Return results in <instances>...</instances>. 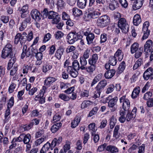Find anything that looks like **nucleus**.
I'll list each match as a JSON object with an SVG mask.
<instances>
[{
    "mask_svg": "<svg viewBox=\"0 0 153 153\" xmlns=\"http://www.w3.org/2000/svg\"><path fill=\"white\" fill-rule=\"evenodd\" d=\"M1 57L4 59L6 58L10 59L7 67V70H9L16 60L15 55L13 54L12 46L11 44H7L4 48L2 52Z\"/></svg>",
    "mask_w": 153,
    "mask_h": 153,
    "instance_id": "nucleus-1",
    "label": "nucleus"
},
{
    "mask_svg": "<svg viewBox=\"0 0 153 153\" xmlns=\"http://www.w3.org/2000/svg\"><path fill=\"white\" fill-rule=\"evenodd\" d=\"M16 86V84L12 82L10 86L8 88V91L10 93H13Z\"/></svg>",
    "mask_w": 153,
    "mask_h": 153,
    "instance_id": "nucleus-58",
    "label": "nucleus"
},
{
    "mask_svg": "<svg viewBox=\"0 0 153 153\" xmlns=\"http://www.w3.org/2000/svg\"><path fill=\"white\" fill-rule=\"evenodd\" d=\"M89 66L85 67V69L89 74H92L95 70L96 65L94 64H89Z\"/></svg>",
    "mask_w": 153,
    "mask_h": 153,
    "instance_id": "nucleus-19",
    "label": "nucleus"
},
{
    "mask_svg": "<svg viewBox=\"0 0 153 153\" xmlns=\"http://www.w3.org/2000/svg\"><path fill=\"white\" fill-rule=\"evenodd\" d=\"M75 47L73 45L69 46L66 48V51L67 53L73 52L75 50Z\"/></svg>",
    "mask_w": 153,
    "mask_h": 153,
    "instance_id": "nucleus-57",
    "label": "nucleus"
},
{
    "mask_svg": "<svg viewBox=\"0 0 153 153\" xmlns=\"http://www.w3.org/2000/svg\"><path fill=\"white\" fill-rule=\"evenodd\" d=\"M107 124V121L106 119H103L101 120L100 122V125L99 127V128L102 129L105 128Z\"/></svg>",
    "mask_w": 153,
    "mask_h": 153,
    "instance_id": "nucleus-49",
    "label": "nucleus"
},
{
    "mask_svg": "<svg viewBox=\"0 0 153 153\" xmlns=\"http://www.w3.org/2000/svg\"><path fill=\"white\" fill-rule=\"evenodd\" d=\"M58 14V13L53 11H49V15L48 16V18L49 19H53L54 17H55Z\"/></svg>",
    "mask_w": 153,
    "mask_h": 153,
    "instance_id": "nucleus-50",
    "label": "nucleus"
},
{
    "mask_svg": "<svg viewBox=\"0 0 153 153\" xmlns=\"http://www.w3.org/2000/svg\"><path fill=\"white\" fill-rule=\"evenodd\" d=\"M149 23L148 21H146L143 24V32H145L148 31H150L148 30V28L149 26Z\"/></svg>",
    "mask_w": 153,
    "mask_h": 153,
    "instance_id": "nucleus-53",
    "label": "nucleus"
},
{
    "mask_svg": "<svg viewBox=\"0 0 153 153\" xmlns=\"http://www.w3.org/2000/svg\"><path fill=\"white\" fill-rule=\"evenodd\" d=\"M56 80V79L52 77H48L46 78L44 82V85L49 87Z\"/></svg>",
    "mask_w": 153,
    "mask_h": 153,
    "instance_id": "nucleus-15",
    "label": "nucleus"
},
{
    "mask_svg": "<svg viewBox=\"0 0 153 153\" xmlns=\"http://www.w3.org/2000/svg\"><path fill=\"white\" fill-rule=\"evenodd\" d=\"M152 42L151 40H149L145 43L144 46V51L147 53L150 51L152 48Z\"/></svg>",
    "mask_w": 153,
    "mask_h": 153,
    "instance_id": "nucleus-13",
    "label": "nucleus"
},
{
    "mask_svg": "<svg viewBox=\"0 0 153 153\" xmlns=\"http://www.w3.org/2000/svg\"><path fill=\"white\" fill-rule=\"evenodd\" d=\"M82 36L79 33L76 32H71L68 33L67 36L68 42L70 44H72L78 39H81Z\"/></svg>",
    "mask_w": 153,
    "mask_h": 153,
    "instance_id": "nucleus-5",
    "label": "nucleus"
},
{
    "mask_svg": "<svg viewBox=\"0 0 153 153\" xmlns=\"http://www.w3.org/2000/svg\"><path fill=\"white\" fill-rule=\"evenodd\" d=\"M114 56L118 57V60L119 61H121L123 57V53L120 48L118 49L115 52Z\"/></svg>",
    "mask_w": 153,
    "mask_h": 153,
    "instance_id": "nucleus-24",
    "label": "nucleus"
},
{
    "mask_svg": "<svg viewBox=\"0 0 153 153\" xmlns=\"http://www.w3.org/2000/svg\"><path fill=\"white\" fill-rule=\"evenodd\" d=\"M106 150L111 152V153L116 152L118 151V149L116 147L111 145L107 146L106 147Z\"/></svg>",
    "mask_w": 153,
    "mask_h": 153,
    "instance_id": "nucleus-33",
    "label": "nucleus"
},
{
    "mask_svg": "<svg viewBox=\"0 0 153 153\" xmlns=\"http://www.w3.org/2000/svg\"><path fill=\"white\" fill-rule=\"evenodd\" d=\"M84 34L86 36V39L88 45L93 43V40L95 38L94 33L86 31L84 33Z\"/></svg>",
    "mask_w": 153,
    "mask_h": 153,
    "instance_id": "nucleus-10",
    "label": "nucleus"
},
{
    "mask_svg": "<svg viewBox=\"0 0 153 153\" xmlns=\"http://www.w3.org/2000/svg\"><path fill=\"white\" fill-rule=\"evenodd\" d=\"M60 17L58 14L53 19L52 23L53 24H57L60 21Z\"/></svg>",
    "mask_w": 153,
    "mask_h": 153,
    "instance_id": "nucleus-59",
    "label": "nucleus"
},
{
    "mask_svg": "<svg viewBox=\"0 0 153 153\" xmlns=\"http://www.w3.org/2000/svg\"><path fill=\"white\" fill-rule=\"evenodd\" d=\"M80 61L81 65L80 69L82 70H85L86 67L85 66L87 64V61L86 59L83 57H81L80 58Z\"/></svg>",
    "mask_w": 153,
    "mask_h": 153,
    "instance_id": "nucleus-27",
    "label": "nucleus"
},
{
    "mask_svg": "<svg viewBox=\"0 0 153 153\" xmlns=\"http://www.w3.org/2000/svg\"><path fill=\"white\" fill-rule=\"evenodd\" d=\"M114 88L115 86L113 84H110L107 89L106 92V93L108 94L112 92L114 90Z\"/></svg>",
    "mask_w": 153,
    "mask_h": 153,
    "instance_id": "nucleus-48",
    "label": "nucleus"
},
{
    "mask_svg": "<svg viewBox=\"0 0 153 153\" xmlns=\"http://www.w3.org/2000/svg\"><path fill=\"white\" fill-rule=\"evenodd\" d=\"M118 25L123 33H126L128 31L129 29V25L125 19L120 18L118 21Z\"/></svg>",
    "mask_w": 153,
    "mask_h": 153,
    "instance_id": "nucleus-6",
    "label": "nucleus"
},
{
    "mask_svg": "<svg viewBox=\"0 0 153 153\" xmlns=\"http://www.w3.org/2000/svg\"><path fill=\"white\" fill-rule=\"evenodd\" d=\"M21 17L22 18L24 19L19 28L20 31H22L26 27L28 24H30L31 23V18L28 13H22Z\"/></svg>",
    "mask_w": 153,
    "mask_h": 153,
    "instance_id": "nucleus-3",
    "label": "nucleus"
},
{
    "mask_svg": "<svg viewBox=\"0 0 153 153\" xmlns=\"http://www.w3.org/2000/svg\"><path fill=\"white\" fill-rule=\"evenodd\" d=\"M139 44L136 42L134 43L131 47V53L133 54L138 50L139 48Z\"/></svg>",
    "mask_w": 153,
    "mask_h": 153,
    "instance_id": "nucleus-31",
    "label": "nucleus"
},
{
    "mask_svg": "<svg viewBox=\"0 0 153 153\" xmlns=\"http://www.w3.org/2000/svg\"><path fill=\"white\" fill-rule=\"evenodd\" d=\"M62 126V123L61 122L56 123L53 125L51 129V132L53 133L56 132L61 128Z\"/></svg>",
    "mask_w": 153,
    "mask_h": 153,
    "instance_id": "nucleus-20",
    "label": "nucleus"
},
{
    "mask_svg": "<svg viewBox=\"0 0 153 153\" xmlns=\"http://www.w3.org/2000/svg\"><path fill=\"white\" fill-rule=\"evenodd\" d=\"M44 95L43 94H39L35 97L34 100L36 101H39V103L41 104L45 103V99Z\"/></svg>",
    "mask_w": 153,
    "mask_h": 153,
    "instance_id": "nucleus-16",
    "label": "nucleus"
},
{
    "mask_svg": "<svg viewBox=\"0 0 153 153\" xmlns=\"http://www.w3.org/2000/svg\"><path fill=\"white\" fill-rule=\"evenodd\" d=\"M143 63V60L142 59H139L137 61L133 66V68L134 70H135L137 69L140 66L141 64Z\"/></svg>",
    "mask_w": 153,
    "mask_h": 153,
    "instance_id": "nucleus-39",
    "label": "nucleus"
},
{
    "mask_svg": "<svg viewBox=\"0 0 153 153\" xmlns=\"http://www.w3.org/2000/svg\"><path fill=\"white\" fill-rule=\"evenodd\" d=\"M51 37V35L50 33H48L44 36L43 42H45L49 41Z\"/></svg>",
    "mask_w": 153,
    "mask_h": 153,
    "instance_id": "nucleus-61",
    "label": "nucleus"
},
{
    "mask_svg": "<svg viewBox=\"0 0 153 153\" xmlns=\"http://www.w3.org/2000/svg\"><path fill=\"white\" fill-rule=\"evenodd\" d=\"M107 84V81L104 79L101 80L95 87V91L94 92L93 97L94 98L100 97L101 92L104 89Z\"/></svg>",
    "mask_w": 153,
    "mask_h": 153,
    "instance_id": "nucleus-2",
    "label": "nucleus"
},
{
    "mask_svg": "<svg viewBox=\"0 0 153 153\" xmlns=\"http://www.w3.org/2000/svg\"><path fill=\"white\" fill-rule=\"evenodd\" d=\"M98 59V55L97 54H93L89 59V64H91L96 65Z\"/></svg>",
    "mask_w": 153,
    "mask_h": 153,
    "instance_id": "nucleus-17",
    "label": "nucleus"
},
{
    "mask_svg": "<svg viewBox=\"0 0 153 153\" xmlns=\"http://www.w3.org/2000/svg\"><path fill=\"white\" fill-rule=\"evenodd\" d=\"M52 68V66L49 64L45 65L43 66L42 71L46 73Z\"/></svg>",
    "mask_w": 153,
    "mask_h": 153,
    "instance_id": "nucleus-45",
    "label": "nucleus"
},
{
    "mask_svg": "<svg viewBox=\"0 0 153 153\" xmlns=\"http://www.w3.org/2000/svg\"><path fill=\"white\" fill-rule=\"evenodd\" d=\"M97 107H95L94 108L92 109L89 112L88 115V117H91L93 115L96 114L98 110Z\"/></svg>",
    "mask_w": 153,
    "mask_h": 153,
    "instance_id": "nucleus-47",
    "label": "nucleus"
},
{
    "mask_svg": "<svg viewBox=\"0 0 153 153\" xmlns=\"http://www.w3.org/2000/svg\"><path fill=\"white\" fill-rule=\"evenodd\" d=\"M119 4L117 1L112 0L109 5V8L111 10H114L118 7Z\"/></svg>",
    "mask_w": 153,
    "mask_h": 153,
    "instance_id": "nucleus-28",
    "label": "nucleus"
},
{
    "mask_svg": "<svg viewBox=\"0 0 153 153\" xmlns=\"http://www.w3.org/2000/svg\"><path fill=\"white\" fill-rule=\"evenodd\" d=\"M27 35L25 32H24L22 34L18 33L15 37V44H17L19 42L21 45L24 43L27 40Z\"/></svg>",
    "mask_w": 153,
    "mask_h": 153,
    "instance_id": "nucleus-7",
    "label": "nucleus"
},
{
    "mask_svg": "<svg viewBox=\"0 0 153 153\" xmlns=\"http://www.w3.org/2000/svg\"><path fill=\"white\" fill-rule=\"evenodd\" d=\"M89 95V92L88 91L84 90L81 93L80 96L82 97H87Z\"/></svg>",
    "mask_w": 153,
    "mask_h": 153,
    "instance_id": "nucleus-62",
    "label": "nucleus"
},
{
    "mask_svg": "<svg viewBox=\"0 0 153 153\" xmlns=\"http://www.w3.org/2000/svg\"><path fill=\"white\" fill-rule=\"evenodd\" d=\"M64 35V34L60 31H57L55 34V37L57 39H60Z\"/></svg>",
    "mask_w": 153,
    "mask_h": 153,
    "instance_id": "nucleus-60",
    "label": "nucleus"
},
{
    "mask_svg": "<svg viewBox=\"0 0 153 153\" xmlns=\"http://www.w3.org/2000/svg\"><path fill=\"white\" fill-rule=\"evenodd\" d=\"M59 98L65 101H68L70 99V98L66 95L62 94L59 95Z\"/></svg>",
    "mask_w": 153,
    "mask_h": 153,
    "instance_id": "nucleus-46",
    "label": "nucleus"
},
{
    "mask_svg": "<svg viewBox=\"0 0 153 153\" xmlns=\"http://www.w3.org/2000/svg\"><path fill=\"white\" fill-rule=\"evenodd\" d=\"M64 48L62 47H60L58 49L55 53V56L58 59H60L63 54L64 52Z\"/></svg>",
    "mask_w": 153,
    "mask_h": 153,
    "instance_id": "nucleus-23",
    "label": "nucleus"
},
{
    "mask_svg": "<svg viewBox=\"0 0 153 153\" xmlns=\"http://www.w3.org/2000/svg\"><path fill=\"white\" fill-rule=\"evenodd\" d=\"M136 116L135 114H132L130 112V111L128 110L126 116V120L127 121H129L132 119L134 118Z\"/></svg>",
    "mask_w": 153,
    "mask_h": 153,
    "instance_id": "nucleus-41",
    "label": "nucleus"
},
{
    "mask_svg": "<svg viewBox=\"0 0 153 153\" xmlns=\"http://www.w3.org/2000/svg\"><path fill=\"white\" fill-rule=\"evenodd\" d=\"M153 73L152 68L151 67L148 68L143 74V77L144 79L146 80H148L150 76Z\"/></svg>",
    "mask_w": 153,
    "mask_h": 153,
    "instance_id": "nucleus-14",
    "label": "nucleus"
},
{
    "mask_svg": "<svg viewBox=\"0 0 153 153\" xmlns=\"http://www.w3.org/2000/svg\"><path fill=\"white\" fill-rule=\"evenodd\" d=\"M62 141V137H59L55 138L53 139L51 144V147H54L57 145H59Z\"/></svg>",
    "mask_w": 153,
    "mask_h": 153,
    "instance_id": "nucleus-18",
    "label": "nucleus"
},
{
    "mask_svg": "<svg viewBox=\"0 0 153 153\" xmlns=\"http://www.w3.org/2000/svg\"><path fill=\"white\" fill-rule=\"evenodd\" d=\"M116 123V119L114 118V117H112L110 122V126L111 129L114 128Z\"/></svg>",
    "mask_w": 153,
    "mask_h": 153,
    "instance_id": "nucleus-56",
    "label": "nucleus"
},
{
    "mask_svg": "<svg viewBox=\"0 0 153 153\" xmlns=\"http://www.w3.org/2000/svg\"><path fill=\"white\" fill-rule=\"evenodd\" d=\"M91 102L89 100H85L83 101L81 104V108L84 109L89 106L91 105Z\"/></svg>",
    "mask_w": 153,
    "mask_h": 153,
    "instance_id": "nucleus-40",
    "label": "nucleus"
},
{
    "mask_svg": "<svg viewBox=\"0 0 153 153\" xmlns=\"http://www.w3.org/2000/svg\"><path fill=\"white\" fill-rule=\"evenodd\" d=\"M117 62L116 58L114 56H111L109 58V62L110 64L112 65H115Z\"/></svg>",
    "mask_w": 153,
    "mask_h": 153,
    "instance_id": "nucleus-36",
    "label": "nucleus"
},
{
    "mask_svg": "<svg viewBox=\"0 0 153 153\" xmlns=\"http://www.w3.org/2000/svg\"><path fill=\"white\" fill-rule=\"evenodd\" d=\"M115 73V70H110L107 71L105 73L104 76L106 79H111L114 76Z\"/></svg>",
    "mask_w": 153,
    "mask_h": 153,
    "instance_id": "nucleus-21",
    "label": "nucleus"
},
{
    "mask_svg": "<svg viewBox=\"0 0 153 153\" xmlns=\"http://www.w3.org/2000/svg\"><path fill=\"white\" fill-rule=\"evenodd\" d=\"M96 125L95 123H90L88 126V128L90 131L91 130L93 132H91L92 135H93L94 133L97 131V129L96 127Z\"/></svg>",
    "mask_w": 153,
    "mask_h": 153,
    "instance_id": "nucleus-37",
    "label": "nucleus"
},
{
    "mask_svg": "<svg viewBox=\"0 0 153 153\" xmlns=\"http://www.w3.org/2000/svg\"><path fill=\"white\" fill-rule=\"evenodd\" d=\"M143 47L140 48L138 50L136 51L134 55L135 57L138 59L143 54Z\"/></svg>",
    "mask_w": 153,
    "mask_h": 153,
    "instance_id": "nucleus-38",
    "label": "nucleus"
},
{
    "mask_svg": "<svg viewBox=\"0 0 153 153\" xmlns=\"http://www.w3.org/2000/svg\"><path fill=\"white\" fill-rule=\"evenodd\" d=\"M67 71L71 76L74 78L76 77L78 75L77 70L74 69L72 66H68L67 68Z\"/></svg>",
    "mask_w": 153,
    "mask_h": 153,
    "instance_id": "nucleus-12",
    "label": "nucleus"
},
{
    "mask_svg": "<svg viewBox=\"0 0 153 153\" xmlns=\"http://www.w3.org/2000/svg\"><path fill=\"white\" fill-rule=\"evenodd\" d=\"M72 67L74 69L78 70L80 69V66H79V63L77 60H74L72 63Z\"/></svg>",
    "mask_w": 153,
    "mask_h": 153,
    "instance_id": "nucleus-44",
    "label": "nucleus"
},
{
    "mask_svg": "<svg viewBox=\"0 0 153 153\" xmlns=\"http://www.w3.org/2000/svg\"><path fill=\"white\" fill-rule=\"evenodd\" d=\"M86 1L87 0H77V6L80 8H83L86 5Z\"/></svg>",
    "mask_w": 153,
    "mask_h": 153,
    "instance_id": "nucleus-30",
    "label": "nucleus"
},
{
    "mask_svg": "<svg viewBox=\"0 0 153 153\" xmlns=\"http://www.w3.org/2000/svg\"><path fill=\"white\" fill-rule=\"evenodd\" d=\"M140 16L138 14L134 15L133 18V23L134 25L137 26L141 22Z\"/></svg>",
    "mask_w": 153,
    "mask_h": 153,
    "instance_id": "nucleus-25",
    "label": "nucleus"
},
{
    "mask_svg": "<svg viewBox=\"0 0 153 153\" xmlns=\"http://www.w3.org/2000/svg\"><path fill=\"white\" fill-rule=\"evenodd\" d=\"M143 0H136L134 1L132 5V8L134 10L139 9L142 6Z\"/></svg>",
    "mask_w": 153,
    "mask_h": 153,
    "instance_id": "nucleus-11",
    "label": "nucleus"
},
{
    "mask_svg": "<svg viewBox=\"0 0 153 153\" xmlns=\"http://www.w3.org/2000/svg\"><path fill=\"white\" fill-rule=\"evenodd\" d=\"M30 15L32 19L35 21H39L41 19L42 15L36 9L33 10L30 12Z\"/></svg>",
    "mask_w": 153,
    "mask_h": 153,
    "instance_id": "nucleus-9",
    "label": "nucleus"
},
{
    "mask_svg": "<svg viewBox=\"0 0 153 153\" xmlns=\"http://www.w3.org/2000/svg\"><path fill=\"white\" fill-rule=\"evenodd\" d=\"M140 90V87L139 86H137L134 88L131 95L133 99H135L139 96Z\"/></svg>",
    "mask_w": 153,
    "mask_h": 153,
    "instance_id": "nucleus-22",
    "label": "nucleus"
},
{
    "mask_svg": "<svg viewBox=\"0 0 153 153\" xmlns=\"http://www.w3.org/2000/svg\"><path fill=\"white\" fill-rule=\"evenodd\" d=\"M101 15V13L98 11L95 10L89 16L88 18V19L91 18L95 19Z\"/></svg>",
    "mask_w": 153,
    "mask_h": 153,
    "instance_id": "nucleus-35",
    "label": "nucleus"
},
{
    "mask_svg": "<svg viewBox=\"0 0 153 153\" xmlns=\"http://www.w3.org/2000/svg\"><path fill=\"white\" fill-rule=\"evenodd\" d=\"M72 12L73 14L76 16H79L82 14V11L76 7L73 8Z\"/></svg>",
    "mask_w": 153,
    "mask_h": 153,
    "instance_id": "nucleus-29",
    "label": "nucleus"
},
{
    "mask_svg": "<svg viewBox=\"0 0 153 153\" xmlns=\"http://www.w3.org/2000/svg\"><path fill=\"white\" fill-rule=\"evenodd\" d=\"M1 20L4 23H6L9 20V17L4 16H2L1 17Z\"/></svg>",
    "mask_w": 153,
    "mask_h": 153,
    "instance_id": "nucleus-64",
    "label": "nucleus"
},
{
    "mask_svg": "<svg viewBox=\"0 0 153 153\" xmlns=\"http://www.w3.org/2000/svg\"><path fill=\"white\" fill-rule=\"evenodd\" d=\"M109 97L106 98V100L107 101L109 100L108 102H107L108 103V106L109 108H111V110L112 112H113L117 110V108L115 107V106L117 104L118 98L117 97H115L113 98L110 99Z\"/></svg>",
    "mask_w": 153,
    "mask_h": 153,
    "instance_id": "nucleus-8",
    "label": "nucleus"
},
{
    "mask_svg": "<svg viewBox=\"0 0 153 153\" xmlns=\"http://www.w3.org/2000/svg\"><path fill=\"white\" fill-rule=\"evenodd\" d=\"M14 98L13 97H11L8 103L7 108L10 109L13 105Z\"/></svg>",
    "mask_w": 153,
    "mask_h": 153,
    "instance_id": "nucleus-63",
    "label": "nucleus"
},
{
    "mask_svg": "<svg viewBox=\"0 0 153 153\" xmlns=\"http://www.w3.org/2000/svg\"><path fill=\"white\" fill-rule=\"evenodd\" d=\"M110 22L109 17L106 15H104L101 16L97 19V24L99 27H103L108 25Z\"/></svg>",
    "mask_w": 153,
    "mask_h": 153,
    "instance_id": "nucleus-4",
    "label": "nucleus"
},
{
    "mask_svg": "<svg viewBox=\"0 0 153 153\" xmlns=\"http://www.w3.org/2000/svg\"><path fill=\"white\" fill-rule=\"evenodd\" d=\"M80 121V118L78 116H76L75 118L71 123V127L72 128L76 127L79 124Z\"/></svg>",
    "mask_w": 153,
    "mask_h": 153,
    "instance_id": "nucleus-26",
    "label": "nucleus"
},
{
    "mask_svg": "<svg viewBox=\"0 0 153 153\" xmlns=\"http://www.w3.org/2000/svg\"><path fill=\"white\" fill-rule=\"evenodd\" d=\"M130 102L129 100L128 101H126L124 103L122 104V107L123 109L125 111H128L130 107Z\"/></svg>",
    "mask_w": 153,
    "mask_h": 153,
    "instance_id": "nucleus-42",
    "label": "nucleus"
},
{
    "mask_svg": "<svg viewBox=\"0 0 153 153\" xmlns=\"http://www.w3.org/2000/svg\"><path fill=\"white\" fill-rule=\"evenodd\" d=\"M23 141V142L25 144H27L29 143L30 141L31 136L29 134H24Z\"/></svg>",
    "mask_w": 153,
    "mask_h": 153,
    "instance_id": "nucleus-34",
    "label": "nucleus"
},
{
    "mask_svg": "<svg viewBox=\"0 0 153 153\" xmlns=\"http://www.w3.org/2000/svg\"><path fill=\"white\" fill-rule=\"evenodd\" d=\"M126 66V63L124 61L120 63L118 68V73L120 74L122 73L125 69Z\"/></svg>",
    "mask_w": 153,
    "mask_h": 153,
    "instance_id": "nucleus-32",
    "label": "nucleus"
},
{
    "mask_svg": "<svg viewBox=\"0 0 153 153\" xmlns=\"http://www.w3.org/2000/svg\"><path fill=\"white\" fill-rule=\"evenodd\" d=\"M18 70L17 66L14 65L13 67L11 69L10 72V75L13 76L16 74Z\"/></svg>",
    "mask_w": 153,
    "mask_h": 153,
    "instance_id": "nucleus-52",
    "label": "nucleus"
},
{
    "mask_svg": "<svg viewBox=\"0 0 153 153\" xmlns=\"http://www.w3.org/2000/svg\"><path fill=\"white\" fill-rule=\"evenodd\" d=\"M152 92L150 91L146 92L144 94L143 98L145 100H147L149 99L152 96Z\"/></svg>",
    "mask_w": 153,
    "mask_h": 153,
    "instance_id": "nucleus-55",
    "label": "nucleus"
},
{
    "mask_svg": "<svg viewBox=\"0 0 153 153\" xmlns=\"http://www.w3.org/2000/svg\"><path fill=\"white\" fill-rule=\"evenodd\" d=\"M46 139V137H42L36 140L35 142V145L36 146L40 145Z\"/></svg>",
    "mask_w": 153,
    "mask_h": 153,
    "instance_id": "nucleus-54",
    "label": "nucleus"
},
{
    "mask_svg": "<svg viewBox=\"0 0 153 153\" xmlns=\"http://www.w3.org/2000/svg\"><path fill=\"white\" fill-rule=\"evenodd\" d=\"M24 133H22L18 137L14 138L13 139V141H15L16 142H21L23 141V138H24Z\"/></svg>",
    "mask_w": 153,
    "mask_h": 153,
    "instance_id": "nucleus-51",
    "label": "nucleus"
},
{
    "mask_svg": "<svg viewBox=\"0 0 153 153\" xmlns=\"http://www.w3.org/2000/svg\"><path fill=\"white\" fill-rule=\"evenodd\" d=\"M51 147V144L48 142H47L43 146L41 150L46 153L50 147Z\"/></svg>",
    "mask_w": 153,
    "mask_h": 153,
    "instance_id": "nucleus-43",
    "label": "nucleus"
}]
</instances>
